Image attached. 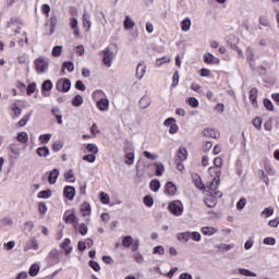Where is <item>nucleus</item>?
<instances>
[{
  "label": "nucleus",
  "mask_w": 279,
  "mask_h": 279,
  "mask_svg": "<svg viewBox=\"0 0 279 279\" xmlns=\"http://www.w3.org/2000/svg\"><path fill=\"white\" fill-rule=\"evenodd\" d=\"M217 186H219V184H217L215 181H211L208 185L210 194L205 199V204L208 208H215L217 206V198L223 195L221 192L217 191Z\"/></svg>",
  "instance_id": "1"
},
{
  "label": "nucleus",
  "mask_w": 279,
  "mask_h": 279,
  "mask_svg": "<svg viewBox=\"0 0 279 279\" xmlns=\"http://www.w3.org/2000/svg\"><path fill=\"white\" fill-rule=\"evenodd\" d=\"M215 167L209 168V173H213L215 171L216 177L211 179V182H215L216 184H219V177L221 175V166L223 165V159L220 157H216L214 159Z\"/></svg>",
  "instance_id": "2"
},
{
  "label": "nucleus",
  "mask_w": 279,
  "mask_h": 279,
  "mask_svg": "<svg viewBox=\"0 0 279 279\" xmlns=\"http://www.w3.org/2000/svg\"><path fill=\"white\" fill-rule=\"evenodd\" d=\"M34 63L37 73H46L49 69V60L45 59V57L37 58Z\"/></svg>",
  "instance_id": "3"
},
{
  "label": "nucleus",
  "mask_w": 279,
  "mask_h": 279,
  "mask_svg": "<svg viewBox=\"0 0 279 279\" xmlns=\"http://www.w3.org/2000/svg\"><path fill=\"white\" fill-rule=\"evenodd\" d=\"M170 213L174 215L175 217H180L182 213H184V207L182 206V202L180 201H173L168 206Z\"/></svg>",
  "instance_id": "4"
},
{
  "label": "nucleus",
  "mask_w": 279,
  "mask_h": 279,
  "mask_svg": "<svg viewBox=\"0 0 279 279\" xmlns=\"http://www.w3.org/2000/svg\"><path fill=\"white\" fill-rule=\"evenodd\" d=\"M56 88L60 93H69V90H71V80L69 78L59 80L57 82Z\"/></svg>",
  "instance_id": "5"
},
{
  "label": "nucleus",
  "mask_w": 279,
  "mask_h": 279,
  "mask_svg": "<svg viewBox=\"0 0 279 279\" xmlns=\"http://www.w3.org/2000/svg\"><path fill=\"white\" fill-rule=\"evenodd\" d=\"M102 56L104 64H106V66H112V60H114V52L110 50V48H106L102 51Z\"/></svg>",
  "instance_id": "6"
},
{
  "label": "nucleus",
  "mask_w": 279,
  "mask_h": 279,
  "mask_svg": "<svg viewBox=\"0 0 279 279\" xmlns=\"http://www.w3.org/2000/svg\"><path fill=\"white\" fill-rule=\"evenodd\" d=\"M96 106L100 112H108L110 108V100H108V98H101L96 102Z\"/></svg>",
  "instance_id": "7"
},
{
  "label": "nucleus",
  "mask_w": 279,
  "mask_h": 279,
  "mask_svg": "<svg viewBox=\"0 0 279 279\" xmlns=\"http://www.w3.org/2000/svg\"><path fill=\"white\" fill-rule=\"evenodd\" d=\"M39 244L36 238H32L28 240L24 246V252H29V250H34L35 252L38 251Z\"/></svg>",
  "instance_id": "8"
},
{
  "label": "nucleus",
  "mask_w": 279,
  "mask_h": 279,
  "mask_svg": "<svg viewBox=\"0 0 279 279\" xmlns=\"http://www.w3.org/2000/svg\"><path fill=\"white\" fill-rule=\"evenodd\" d=\"M204 62L206 64H219L221 60H219V58L215 57L213 53L207 52L204 54Z\"/></svg>",
  "instance_id": "9"
},
{
  "label": "nucleus",
  "mask_w": 279,
  "mask_h": 279,
  "mask_svg": "<svg viewBox=\"0 0 279 279\" xmlns=\"http://www.w3.org/2000/svg\"><path fill=\"white\" fill-rule=\"evenodd\" d=\"M165 193L166 195H170L171 197H173L175 193H178V186L174 185L173 182H167Z\"/></svg>",
  "instance_id": "10"
},
{
  "label": "nucleus",
  "mask_w": 279,
  "mask_h": 279,
  "mask_svg": "<svg viewBox=\"0 0 279 279\" xmlns=\"http://www.w3.org/2000/svg\"><path fill=\"white\" fill-rule=\"evenodd\" d=\"M203 136H206L207 138H219L220 134L219 131L215 129H205L202 132Z\"/></svg>",
  "instance_id": "11"
},
{
  "label": "nucleus",
  "mask_w": 279,
  "mask_h": 279,
  "mask_svg": "<svg viewBox=\"0 0 279 279\" xmlns=\"http://www.w3.org/2000/svg\"><path fill=\"white\" fill-rule=\"evenodd\" d=\"M63 195L70 201L75 199V187L66 185L63 190Z\"/></svg>",
  "instance_id": "12"
},
{
  "label": "nucleus",
  "mask_w": 279,
  "mask_h": 279,
  "mask_svg": "<svg viewBox=\"0 0 279 279\" xmlns=\"http://www.w3.org/2000/svg\"><path fill=\"white\" fill-rule=\"evenodd\" d=\"M145 73H147V66L143 63H138L136 68L137 80H143V77H145Z\"/></svg>",
  "instance_id": "13"
},
{
  "label": "nucleus",
  "mask_w": 279,
  "mask_h": 279,
  "mask_svg": "<svg viewBox=\"0 0 279 279\" xmlns=\"http://www.w3.org/2000/svg\"><path fill=\"white\" fill-rule=\"evenodd\" d=\"M149 106H151V98L147 95H144L140 99V108H143L145 110V109L149 108Z\"/></svg>",
  "instance_id": "14"
},
{
  "label": "nucleus",
  "mask_w": 279,
  "mask_h": 279,
  "mask_svg": "<svg viewBox=\"0 0 279 279\" xmlns=\"http://www.w3.org/2000/svg\"><path fill=\"white\" fill-rule=\"evenodd\" d=\"M58 175H60V170L58 169L51 170L48 177L49 184H56V182L58 181Z\"/></svg>",
  "instance_id": "15"
},
{
  "label": "nucleus",
  "mask_w": 279,
  "mask_h": 279,
  "mask_svg": "<svg viewBox=\"0 0 279 279\" xmlns=\"http://www.w3.org/2000/svg\"><path fill=\"white\" fill-rule=\"evenodd\" d=\"M192 181L195 184L196 189L199 191H204L206 186H204V183L202 182V178H199L197 174H192Z\"/></svg>",
  "instance_id": "16"
},
{
  "label": "nucleus",
  "mask_w": 279,
  "mask_h": 279,
  "mask_svg": "<svg viewBox=\"0 0 279 279\" xmlns=\"http://www.w3.org/2000/svg\"><path fill=\"white\" fill-rule=\"evenodd\" d=\"M83 27H87L86 32H90V27L93 26V23H90V15H88L87 12L83 14Z\"/></svg>",
  "instance_id": "17"
},
{
  "label": "nucleus",
  "mask_w": 279,
  "mask_h": 279,
  "mask_svg": "<svg viewBox=\"0 0 279 279\" xmlns=\"http://www.w3.org/2000/svg\"><path fill=\"white\" fill-rule=\"evenodd\" d=\"M177 239L181 243H189V241H191V232L186 231V232L179 233L177 235Z\"/></svg>",
  "instance_id": "18"
},
{
  "label": "nucleus",
  "mask_w": 279,
  "mask_h": 279,
  "mask_svg": "<svg viewBox=\"0 0 279 279\" xmlns=\"http://www.w3.org/2000/svg\"><path fill=\"white\" fill-rule=\"evenodd\" d=\"M123 25H124V29H134L136 22H134V20H132L130 15H126Z\"/></svg>",
  "instance_id": "19"
},
{
  "label": "nucleus",
  "mask_w": 279,
  "mask_h": 279,
  "mask_svg": "<svg viewBox=\"0 0 279 279\" xmlns=\"http://www.w3.org/2000/svg\"><path fill=\"white\" fill-rule=\"evenodd\" d=\"M124 151H125L124 158L126 159L125 165H129V166L134 165V153H128L130 151V148H124Z\"/></svg>",
  "instance_id": "20"
},
{
  "label": "nucleus",
  "mask_w": 279,
  "mask_h": 279,
  "mask_svg": "<svg viewBox=\"0 0 279 279\" xmlns=\"http://www.w3.org/2000/svg\"><path fill=\"white\" fill-rule=\"evenodd\" d=\"M81 213H82V217L90 216V204H88L87 202L83 203L81 205Z\"/></svg>",
  "instance_id": "21"
},
{
  "label": "nucleus",
  "mask_w": 279,
  "mask_h": 279,
  "mask_svg": "<svg viewBox=\"0 0 279 279\" xmlns=\"http://www.w3.org/2000/svg\"><path fill=\"white\" fill-rule=\"evenodd\" d=\"M202 234H204L205 236H213V234H215L217 232V229L214 227H203L201 229Z\"/></svg>",
  "instance_id": "22"
},
{
  "label": "nucleus",
  "mask_w": 279,
  "mask_h": 279,
  "mask_svg": "<svg viewBox=\"0 0 279 279\" xmlns=\"http://www.w3.org/2000/svg\"><path fill=\"white\" fill-rule=\"evenodd\" d=\"M177 156H178L179 160L184 161V160H186V158H189V151H186V148L180 147L177 153Z\"/></svg>",
  "instance_id": "23"
},
{
  "label": "nucleus",
  "mask_w": 279,
  "mask_h": 279,
  "mask_svg": "<svg viewBox=\"0 0 279 279\" xmlns=\"http://www.w3.org/2000/svg\"><path fill=\"white\" fill-rule=\"evenodd\" d=\"M62 250H64L65 254H71L73 252V247H71V240L65 239L63 243H61Z\"/></svg>",
  "instance_id": "24"
},
{
  "label": "nucleus",
  "mask_w": 279,
  "mask_h": 279,
  "mask_svg": "<svg viewBox=\"0 0 279 279\" xmlns=\"http://www.w3.org/2000/svg\"><path fill=\"white\" fill-rule=\"evenodd\" d=\"M51 112H52V116L56 117L59 125H62V113L60 112V109L58 107H54L52 108Z\"/></svg>",
  "instance_id": "25"
},
{
  "label": "nucleus",
  "mask_w": 279,
  "mask_h": 279,
  "mask_svg": "<svg viewBox=\"0 0 279 279\" xmlns=\"http://www.w3.org/2000/svg\"><path fill=\"white\" fill-rule=\"evenodd\" d=\"M40 271V266L38 264H33L29 267L28 274L32 276V278H35V276H38V272Z\"/></svg>",
  "instance_id": "26"
},
{
  "label": "nucleus",
  "mask_w": 279,
  "mask_h": 279,
  "mask_svg": "<svg viewBox=\"0 0 279 279\" xmlns=\"http://www.w3.org/2000/svg\"><path fill=\"white\" fill-rule=\"evenodd\" d=\"M150 191H154V193H158L160 191V181L159 180H151L149 183Z\"/></svg>",
  "instance_id": "27"
},
{
  "label": "nucleus",
  "mask_w": 279,
  "mask_h": 279,
  "mask_svg": "<svg viewBox=\"0 0 279 279\" xmlns=\"http://www.w3.org/2000/svg\"><path fill=\"white\" fill-rule=\"evenodd\" d=\"M181 29H182V32H189L191 29V19L185 17L181 22Z\"/></svg>",
  "instance_id": "28"
},
{
  "label": "nucleus",
  "mask_w": 279,
  "mask_h": 279,
  "mask_svg": "<svg viewBox=\"0 0 279 279\" xmlns=\"http://www.w3.org/2000/svg\"><path fill=\"white\" fill-rule=\"evenodd\" d=\"M37 155L40 156V158H47V156H49V147L44 146L37 148Z\"/></svg>",
  "instance_id": "29"
},
{
  "label": "nucleus",
  "mask_w": 279,
  "mask_h": 279,
  "mask_svg": "<svg viewBox=\"0 0 279 279\" xmlns=\"http://www.w3.org/2000/svg\"><path fill=\"white\" fill-rule=\"evenodd\" d=\"M246 56H247V61L250 62L251 66H253L255 59H254V50L252 49V47L246 48Z\"/></svg>",
  "instance_id": "30"
},
{
  "label": "nucleus",
  "mask_w": 279,
  "mask_h": 279,
  "mask_svg": "<svg viewBox=\"0 0 279 279\" xmlns=\"http://www.w3.org/2000/svg\"><path fill=\"white\" fill-rule=\"evenodd\" d=\"M9 150L11 151V154H13V156H21V148L16 144H11L9 146Z\"/></svg>",
  "instance_id": "31"
},
{
  "label": "nucleus",
  "mask_w": 279,
  "mask_h": 279,
  "mask_svg": "<svg viewBox=\"0 0 279 279\" xmlns=\"http://www.w3.org/2000/svg\"><path fill=\"white\" fill-rule=\"evenodd\" d=\"M155 175L160 177L162 175V173L165 172V165L160 163V162H155Z\"/></svg>",
  "instance_id": "32"
},
{
  "label": "nucleus",
  "mask_w": 279,
  "mask_h": 279,
  "mask_svg": "<svg viewBox=\"0 0 279 279\" xmlns=\"http://www.w3.org/2000/svg\"><path fill=\"white\" fill-rule=\"evenodd\" d=\"M82 104H84V98L82 95H76L72 100V105L75 106V108H80Z\"/></svg>",
  "instance_id": "33"
},
{
  "label": "nucleus",
  "mask_w": 279,
  "mask_h": 279,
  "mask_svg": "<svg viewBox=\"0 0 279 279\" xmlns=\"http://www.w3.org/2000/svg\"><path fill=\"white\" fill-rule=\"evenodd\" d=\"M17 141L19 143H27V141H29V135L26 132H21L17 134Z\"/></svg>",
  "instance_id": "34"
},
{
  "label": "nucleus",
  "mask_w": 279,
  "mask_h": 279,
  "mask_svg": "<svg viewBox=\"0 0 279 279\" xmlns=\"http://www.w3.org/2000/svg\"><path fill=\"white\" fill-rule=\"evenodd\" d=\"M239 274H240L241 276H248V277H251V278H256V272H253V271L247 270V269H245V268H239Z\"/></svg>",
  "instance_id": "35"
},
{
  "label": "nucleus",
  "mask_w": 279,
  "mask_h": 279,
  "mask_svg": "<svg viewBox=\"0 0 279 279\" xmlns=\"http://www.w3.org/2000/svg\"><path fill=\"white\" fill-rule=\"evenodd\" d=\"M11 110L13 112V118L19 119V117H21L22 110L19 108V105L13 104Z\"/></svg>",
  "instance_id": "36"
},
{
  "label": "nucleus",
  "mask_w": 279,
  "mask_h": 279,
  "mask_svg": "<svg viewBox=\"0 0 279 279\" xmlns=\"http://www.w3.org/2000/svg\"><path fill=\"white\" fill-rule=\"evenodd\" d=\"M134 243V240L132 239V235H126L122 239V245L123 247H130Z\"/></svg>",
  "instance_id": "37"
},
{
  "label": "nucleus",
  "mask_w": 279,
  "mask_h": 279,
  "mask_svg": "<svg viewBox=\"0 0 279 279\" xmlns=\"http://www.w3.org/2000/svg\"><path fill=\"white\" fill-rule=\"evenodd\" d=\"M51 195H52L51 190H45V191H41L38 193V197L40 199H49V197H51Z\"/></svg>",
  "instance_id": "38"
},
{
  "label": "nucleus",
  "mask_w": 279,
  "mask_h": 279,
  "mask_svg": "<svg viewBox=\"0 0 279 279\" xmlns=\"http://www.w3.org/2000/svg\"><path fill=\"white\" fill-rule=\"evenodd\" d=\"M257 97H258V89L252 88V89L250 90V101H252V104H255Z\"/></svg>",
  "instance_id": "39"
},
{
  "label": "nucleus",
  "mask_w": 279,
  "mask_h": 279,
  "mask_svg": "<svg viewBox=\"0 0 279 279\" xmlns=\"http://www.w3.org/2000/svg\"><path fill=\"white\" fill-rule=\"evenodd\" d=\"M234 244H219L218 250L220 252H230V250H233Z\"/></svg>",
  "instance_id": "40"
},
{
  "label": "nucleus",
  "mask_w": 279,
  "mask_h": 279,
  "mask_svg": "<svg viewBox=\"0 0 279 279\" xmlns=\"http://www.w3.org/2000/svg\"><path fill=\"white\" fill-rule=\"evenodd\" d=\"M167 62H171V57H163L156 60L157 66H162V64H167Z\"/></svg>",
  "instance_id": "41"
},
{
  "label": "nucleus",
  "mask_w": 279,
  "mask_h": 279,
  "mask_svg": "<svg viewBox=\"0 0 279 279\" xmlns=\"http://www.w3.org/2000/svg\"><path fill=\"white\" fill-rule=\"evenodd\" d=\"M86 149H87V151L94 154V156L96 154H99V147H97V145H95V144H88Z\"/></svg>",
  "instance_id": "42"
},
{
  "label": "nucleus",
  "mask_w": 279,
  "mask_h": 279,
  "mask_svg": "<svg viewBox=\"0 0 279 279\" xmlns=\"http://www.w3.org/2000/svg\"><path fill=\"white\" fill-rule=\"evenodd\" d=\"M252 123L254 128H256V130H260L263 128V119H260L259 117L253 119Z\"/></svg>",
  "instance_id": "43"
},
{
  "label": "nucleus",
  "mask_w": 279,
  "mask_h": 279,
  "mask_svg": "<svg viewBox=\"0 0 279 279\" xmlns=\"http://www.w3.org/2000/svg\"><path fill=\"white\" fill-rule=\"evenodd\" d=\"M65 223H77V218L75 217V214H69L65 216Z\"/></svg>",
  "instance_id": "44"
},
{
  "label": "nucleus",
  "mask_w": 279,
  "mask_h": 279,
  "mask_svg": "<svg viewBox=\"0 0 279 279\" xmlns=\"http://www.w3.org/2000/svg\"><path fill=\"white\" fill-rule=\"evenodd\" d=\"M52 56L54 58H60V56H62V46H56L52 49Z\"/></svg>",
  "instance_id": "45"
},
{
  "label": "nucleus",
  "mask_w": 279,
  "mask_h": 279,
  "mask_svg": "<svg viewBox=\"0 0 279 279\" xmlns=\"http://www.w3.org/2000/svg\"><path fill=\"white\" fill-rule=\"evenodd\" d=\"M247 204V199L245 197H242L238 203H236V208L238 210H243Z\"/></svg>",
  "instance_id": "46"
},
{
  "label": "nucleus",
  "mask_w": 279,
  "mask_h": 279,
  "mask_svg": "<svg viewBox=\"0 0 279 279\" xmlns=\"http://www.w3.org/2000/svg\"><path fill=\"white\" fill-rule=\"evenodd\" d=\"M101 204H110V196L106 192L100 193Z\"/></svg>",
  "instance_id": "47"
},
{
  "label": "nucleus",
  "mask_w": 279,
  "mask_h": 279,
  "mask_svg": "<svg viewBox=\"0 0 279 279\" xmlns=\"http://www.w3.org/2000/svg\"><path fill=\"white\" fill-rule=\"evenodd\" d=\"M259 25H263V27H270L271 23L267 19V16H260L259 17Z\"/></svg>",
  "instance_id": "48"
},
{
  "label": "nucleus",
  "mask_w": 279,
  "mask_h": 279,
  "mask_svg": "<svg viewBox=\"0 0 279 279\" xmlns=\"http://www.w3.org/2000/svg\"><path fill=\"white\" fill-rule=\"evenodd\" d=\"M190 239H192V241L199 242L202 241V234H199L197 231L190 232Z\"/></svg>",
  "instance_id": "49"
},
{
  "label": "nucleus",
  "mask_w": 279,
  "mask_h": 279,
  "mask_svg": "<svg viewBox=\"0 0 279 279\" xmlns=\"http://www.w3.org/2000/svg\"><path fill=\"white\" fill-rule=\"evenodd\" d=\"M50 25H51L50 34H53V32H56V25H58V17L57 16H51L50 17Z\"/></svg>",
  "instance_id": "50"
},
{
  "label": "nucleus",
  "mask_w": 279,
  "mask_h": 279,
  "mask_svg": "<svg viewBox=\"0 0 279 279\" xmlns=\"http://www.w3.org/2000/svg\"><path fill=\"white\" fill-rule=\"evenodd\" d=\"M78 232L80 234H82L83 236H86V234H88V227L86 226V223H81L78 227Z\"/></svg>",
  "instance_id": "51"
},
{
  "label": "nucleus",
  "mask_w": 279,
  "mask_h": 279,
  "mask_svg": "<svg viewBox=\"0 0 279 279\" xmlns=\"http://www.w3.org/2000/svg\"><path fill=\"white\" fill-rule=\"evenodd\" d=\"M51 88H53V83L49 80L45 81L41 85V90H51Z\"/></svg>",
  "instance_id": "52"
},
{
  "label": "nucleus",
  "mask_w": 279,
  "mask_h": 279,
  "mask_svg": "<svg viewBox=\"0 0 279 279\" xmlns=\"http://www.w3.org/2000/svg\"><path fill=\"white\" fill-rule=\"evenodd\" d=\"M144 204L145 206H148V208H151V206H154V197H151L150 195L145 196Z\"/></svg>",
  "instance_id": "53"
},
{
  "label": "nucleus",
  "mask_w": 279,
  "mask_h": 279,
  "mask_svg": "<svg viewBox=\"0 0 279 279\" xmlns=\"http://www.w3.org/2000/svg\"><path fill=\"white\" fill-rule=\"evenodd\" d=\"M26 93L28 96L34 95V93H36V83L28 84Z\"/></svg>",
  "instance_id": "54"
},
{
  "label": "nucleus",
  "mask_w": 279,
  "mask_h": 279,
  "mask_svg": "<svg viewBox=\"0 0 279 279\" xmlns=\"http://www.w3.org/2000/svg\"><path fill=\"white\" fill-rule=\"evenodd\" d=\"M63 69H66L70 73H73V71H75V65H73V62L66 61L63 63Z\"/></svg>",
  "instance_id": "55"
},
{
  "label": "nucleus",
  "mask_w": 279,
  "mask_h": 279,
  "mask_svg": "<svg viewBox=\"0 0 279 279\" xmlns=\"http://www.w3.org/2000/svg\"><path fill=\"white\" fill-rule=\"evenodd\" d=\"M1 226H12L14 221L10 217H4L0 220Z\"/></svg>",
  "instance_id": "56"
},
{
  "label": "nucleus",
  "mask_w": 279,
  "mask_h": 279,
  "mask_svg": "<svg viewBox=\"0 0 279 279\" xmlns=\"http://www.w3.org/2000/svg\"><path fill=\"white\" fill-rule=\"evenodd\" d=\"M62 147H64V144L62 143V141H56L53 143L52 149H53V151H60V149H62Z\"/></svg>",
  "instance_id": "57"
},
{
  "label": "nucleus",
  "mask_w": 279,
  "mask_h": 279,
  "mask_svg": "<svg viewBox=\"0 0 279 279\" xmlns=\"http://www.w3.org/2000/svg\"><path fill=\"white\" fill-rule=\"evenodd\" d=\"M263 243L264 245H276V239L268 236L264 239Z\"/></svg>",
  "instance_id": "58"
},
{
  "label": "nucleus",
  "mask_w": 279,
  "mask_h": 279,
  "mask_svg": "<svg viewBox=\"0 0 279 279\" xmlns=\"http://www.w3.org/2000/svg\"><path fill=\"white\" fill-rule=\"evenodd\" d=\"M40 143L47 144L51 141V134H44L39 136Z\"/></svg>",
  "instance_id": "59"
},
{
  "label": "nucleus",
  "mask_w": 279,
  "mask_h": 279,
  "mask_svg": "<svg viewBox=\"0 0 279 279\" xmlns=\"http://www.w3.org/2000/svg\"><path fill=\"white\" fill-rule=\"evenodd\" d=\"M262 215L264 216V217H271V215H274V208H271V207H267V208H265L263 211H262Z\"/></svg>",
  "instance_id": "60"
},
{
  "label": "nucleus",
  "mask_w": 279,
  "mask_h": 279,
  "mask_svg": "<svg viewBox=\"0 0 279 279\" xmlns=\"http://www.w3.org/2000/svg\"><path fill=\"white\" fill-rule=\"evenodd\" d=\"M189 104L192 108H197L199 106V101L195 97H190Z\"/></svg>",
  "instance_id": "61"
},
{
  "label": "nucleus",
  "mask_w": 279,
  "mask_h": 279,
  "mask_svg": "<svg viewBox=\"0 0 279 279\" xmlns=\"http://www.w3.org/2000/svg\"><path fill=\"white\" fill-rule=\"evenodd\" d=\"M153 254H159V256H162L165 254V247L163 246H155Z\"/></svg>",
  "instance_id": "62"
},
{
  "label": "nucleus",
  "mask_w": 279,
  "mask_h": 279,
  "mask_svg": "<svg viewBox=\"0 0 279 279\" xmlns=\"http://www.w3.org/2000/svg\"><path fill=\"white\" fill-rule=\"evenodd\" d=\"M83 160H86V162H95L97 160V156L90 154V155H85L83 157Z\"/></svg>",
  "instance_id": "63"
},
{
  "label": "nucleus",
  "mask_w": 279,
  "mask_h": 279,
  "mask_svg": "<svg viewBox=\"0 0 279 279\" xmlns=\"http://www.w3.org/2000/svg\"><path fill=\"white\" fill-rule=\"evenodd\" d=\"M27 278H29V274H27V271H21L15 277V279H27Z\"/></svg>",
  "instance_id": "64"
}]
</instances>
